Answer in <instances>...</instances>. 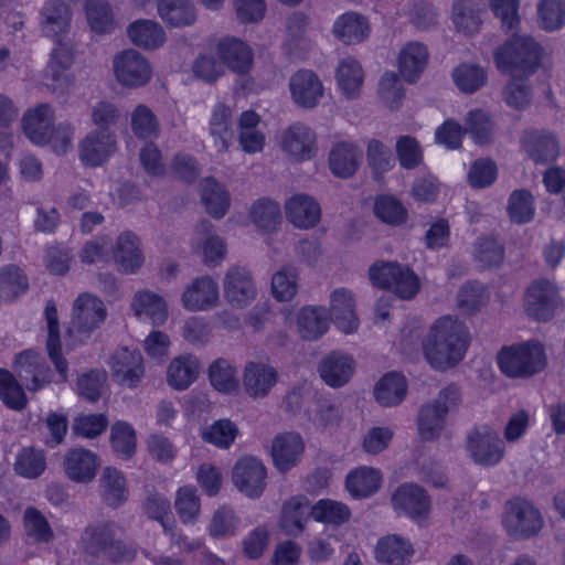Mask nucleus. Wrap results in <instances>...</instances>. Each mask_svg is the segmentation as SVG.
I'll return each mask as SVG.
<instances>
[{
	"instance_id": "5701e85b",
	"label": "nucleus",
	"mask_w": 565,
	"mask_h": 565,
	"mask_svg": "<svg viewBox=\"0 0 565 565\" xmlns=\"http://www.w3.org/2000/svg\"><path fill=\"white\" fill-rule=\"evenodd\" d=\"M110 367L117 382L127 387H136L143 376L141 354L128 348L118 349L113 354Z\"/></svg>"
},
{
	"instance_id": "13d9d810",
	"label": "nucleus",
	"mask_w": 565,
	"mask_h": 565,
	"mask_svg": "<svg viewBox=\"0 0 565 565\" xmlns=\"http://www.w3.org/2000/svg\"><path fill=\"white\" fill-rule=\"evenodd\" d=\"M46 468V459L42 450L33 447L22 448L15 458L14 470L18 475L35 479L40 477Z\"/></svg>"
},
{
	"instance_id": "412c9836",
	"label": "nucleus",
	"mask_w": 565,
	"mask_h": 565,
	"mask_svg": "<svg viewBox=\"0 0 565 565\" xmlns=\"http://www.w3.org/2000/svg\"><path fill=\"white\" fill-rule=\"evenodd\" d=\"M54 110L49 104H39L22 118L23 131L35 145H46L54 128Z\"/></svg>"
},
{
	"instance_id": "c9c22d12",
	"label": "nucleus",
	"mask_w": 565,
	"mask_h": 565,
	"mask_svg": "<svg viewBox=\"0 0 565 565\" xmlns=\"http://www.w3.org/2000/svg\"><path fill=\"white\" fill-rule=\"evenodd\" d=\"M354 371L353 359L342 352L333 351L328 354L319 366L322 380L332 387L344 385Z\"/></svg>"
},
{
	"instance_id": "49530a36",
	"label": "nucleus",
	"mask_w": 565,
	"mask_h": 565,
	"mask_svg": "<svg viewBox=\"0 0 565 565\" xmlns=\"http://www.w3.org/2000/svg\"><path fill=\"white\" fill-rule=\"evenodd\" d=\"M301 337L306 340H317L329 329V316L323 307H303L297 318Z\"/></svg>"
},
{
	"instance_id": "f704fd0d",
	"label": "nucleus",
	"mask_w": 565,
	"mask_h": 565,
	"mask_svg": "<svg viewBox=\"0 0 565 565\" xmlns=\"http://www.w3.org/2000/svg\"><path fill=\"white\" fill-rule=\"evenodd\" d=\"M201 370L200 360L192 354L174 358L167 370V382L175 391L186 390L198 379Z\"/></svg>"
},
{
	"instance_id": "f8f14e48",
	"label": "nucleus",
	"mask_w": 565,
	"mask_h": 565,
	"mask_svg": "<svg viewBox=\"0 0 565 565\" xmlns=\"http://www.w3.org/2000/svg\"><path fill=\"white\" fill-rule=\"evenodd\" d=\"M282 151L292 160L306 161L317 153V136L305 124L295 122L282 130L279 138Z\"/></svg>"
},
{
	"instance_id": "052dcab7",
	"label": "nucleus",
	"mask_w": 565,
	"mask_h": 565,
	"mask_svg": "<svg viewBox=\"0 0 565 565\" xmlns=\"http://www.w3.org/2000/svg\"><path fill=\"white\" fill-rule=\"evenodd\" d=\"M174 508L183 524H193L200 515L201 502L193 487H182L177 491Z\"/></svg>"
},
{
	"instance_id": "3c124183",
	"label": "nucleus",
	"mask_w": 565,
	"mask_h": 565,
	"mask_svg": "<svg viewBox=\"0 0 565 565\" xmlns=\"http://www.w3.org/2000/svg\"><path fill=\"white\" fill-rule=\"evenodd\" d=\"M236 366L227 359L218 358L207 370L211 385L221 393H232L237 388Z\"/></svg>"
},
{
	"instance_id": "39448f33",
	"label": "nucleus",
	"mask_w": 565,
	"mask_h": 565,
	"mask_svg": "<svg viewBox=\"0 0 565 565\" xmlns=\"http://www.w3.org/2000/svg\"><path fill=\"white\" fill-rule=\"evenodd\" d=\"M369 277L374 286L393 290L403 300L414 298L420 289L418 276L409 267L394 262L374 263Z\"/></svg>"
},
{
	"instance_id": "680f3d73",
	"label": "nucleus",
	"mask_w": 565,
	"mask_h": 565,
	"mask_svg": "<svg viewBox=\"0 0 565 565\" xmlns=\"http://www.w3.org/2000/svg\"><path fill=\"white\" fill-rule=\"evenodd\" d=\"M535 207L532 194L525 189H519L510 194L508 214L512 222L524 224L532 221Z\"/></svg>"
},
{
	"instance_id": "0eeeda50",
	"label": "nucleus",
	"mask_w": 565,
	"mask_h": 565,
	"mask_svg": "<svg viewBox=\"0 0 565 565\" xmlns=\"http://www.w3.org/2000/svg\"><path fill=\"white\" fill-rule=\"evenodd\" d=\"M466 449L471 460L483 467H494L505 456L504 440L489 426L471 429L466 437Z\"/></svg>"
},
{
	"instance_id": "2eb2a0df",
	"label": "nucleus",
	"mask_w": 565,
	"mask_h": 565,
	"mask_svg": "<svg viewBox=\"0 0 565 565\" xmlns=\"http://www.w3.org/2000/svg\"><path fill=\"white\" fill-rule=\"evenodd\" d=\"M107 311L104 302L92 294L79 295L73 305L70 332L90 333L105 321Z\"/></svg>"
},
{
	"instance_id": "ea45409f",
	"label": "nucleus",
	"mask_w": 565,
	"mask_h": 565,
	"mask_svg": "<svg viewBox=\"0 0 565 565\" xmlns=\"http://www.w3.org/2000/svg\"><path fill=\"white\" fill-rule=\"evenodd\" d=\"M413 553L412 544L396 534L381 539L375 550L376 559L388 565H404Z\"/></svg>"
},
{
	"instance_id": "4c0bfd02",
	"label": "nucleus",
	"mask_w": 565,
	"mask_h": 565,
	"mask_svg": "<svg viewBox=\"0 0 565 565\" xmlns=\"http://www.w3.org/2000/svg\"><path fill=\"white\" fill-rule=\"evenodd\" d=\"M99 493L103 502L110 508L122 505L129 495L127 481L121 471L106 467L99 479Z\"/></svg>"
},
{
	"instance_id": "c85d7f7f",
	"label": "nucleus",
	"mask_w": 565,
	"mask_h": 565,
	"mask_svg": "<svg viewBox=\"0 0 565 565\" xmlns=\"http://www.w3.org/2000/svg\"><path fill=\"white\" fill-rule=\"evenodd\" d=\"M114 260L125 274H134L143 264L139 238L132 232L121 233L113 248Z\"/></svg>"
},
{
	"instance_id": "4468645a",
	"label": "nucleus",
	"mask_w": 565,
	"mask_h": 565,
	"mask_svg": "<svg viewBox=\"0 0 565 565\" xmlns=\"http://www.w3.org/2000/svg\"><path fill=\"white\" fill-rule=\"evenodd\" d=\"M266 468L256 457L245 456L233 467L232 479L236 488L249 498L259 497L266 486Z\"/></svg>"
},
{
	"instance_id": "0e129e2a",
	"label": "nucleus",
	"mask_w": 565,
	"mask_h": 565,
	"mask_svg": "<svg viewBox=\"0 0 565 565\" xmlns=\"http://www.w3.org/2000/svg\"><path fill=\"white\" fill-rule=\"evenodd\" d=\"M504 248L491 237H481L473 245V259L480 268L498 266L503 262Z\"/></svg>"
},
{
	"instance_id": "6e6d98bb",
	"label": "nucleus",
	"mask_w": 565,
	"mask_h": 565,
	"mask_svg": "<svg viewBox=\"0 0 565 565\" xmlns=\"http://www.w3.org/2000/svg\"><path fill=\"white\" fill-rule=\"evenodd\" d=\"M29 287L28 278L22 270L9 265L0 270V299L11 301L21 294H24Z\"/></svg>"
},
{
	"instance_id": "b1692460",
	"label": "nucleus",
	"mask_w": 565,
	"mask_h": 565,
	"mask_svg": "<svg viewBox=\"0 0 565 565\" xmlns=\"http://www.w3.org/2000/svg\"><path fill=\"white\" fill-rule=\"evenodd\" d=\"M218 286L209 276L194 279L182 295V303L190 311H205L218 302Z\"/></svg>"
},
{
	"instance_id": "e2e57ef3",
	"label": "nucleus",
	"mask_w": 565,
	"mask_h": 565,
	"mask_svg": "<svg viewBox=\"0 0 565 565\" xmlns=\"http://www.w3.org/2000/svg\"><path fill=\"white\" fill-rule=\"evenodd\" d=\"M311 514L316 521L334 525L347 522L351 516L350 509L344 503L330 499L319 500L311 508Z\"/></svg>"
},
{
	"instance_id": "864d4df0",
	"label": "nucleus",
	"mask_w": 565,
	"mask_h": 565,
	"mask_svg": "<svg viewBox=\"0 0 565 565\" xmlns=\"http://www.w3.org/2000/svg\"><path fill=\"white\" fill-rule=\"evenodd\" d=\"M0 399L14 411H22L28 404L22 384L6 369H0Z\"/></svg>"
},
{
	"instance_id": "6e6552de",
	"label": "nucleus",
	"mask_w": 565,
	"mask_h": 565,
	"mask_svg": "<svg viewBox=\"0 0 565 565\" xmlns=\"http://www.w3.org/2000/svg\"><path fill=\"white\" fill-rule=\"evenodd\" d=\"M113 67L117 82L128 88L142 87L149 83L152 76L149 61L134 49L116 54Z\"/></svg>"
},
{
	"instance_id": "9d476101",
	"label": "nucleus",
	"mask_w": 565,
	"mask_h": 565,
	"mask_svg": "<svg viewBox=\"0 0 565 565\" xmlns=\"http://www.w3.org/2000/svg\"><path fill=\"white\" fill-rule=\"evenodd\" d=\"M55 46L50 55L44 79L45 86L53 93L64 94L73 84V76L68 73L74 55L72 46L62 41H53Z\"/></svg>"
},
{
	"instance_id": "8fccbe9b",
	"label": "nucleus",
	"mask_w": 565,
	"mask_h": 565,
	"mask_svg": "<svg viewBox=\"0 0 565 565\" xmlns=\"http://www.w3.org/2000/svg\"><path fill=\"white\" fill-rule=\"evenodd\" d=\"M381 475L373 468L362 467L351 471L347 477V489L353 498H366L380 487Z\"/></svg>"
},
{
	"instance_id": "dca6fc26",
	"label": "nucleus",
	"mask_w": 565,
	"mask_h": 565,
	"mask_svg": "<svg viewBox=\"0 0 565 565\" xmlns=\"http://www.w3.org/2000/svg\"><path fill=\"white\" fill-rule=\"evenodd\" d=\"M116 136L111 129H95L79 142V159L85 166L98 167L116 151Z\"/></svg>"
},
{
	"instance_id": "a878e982",
	"label": "nucleus",
	"mask_w": 565,
	"mask_h": 565,
	"mask_svg": "<svg viewBox=\"0 0 565 565\" xmlns=\"http://www.w3.org/2000/svg\"><path fill=\"white\" fill-rule=\"evenodd\" d=\"M288 221L298 228L308 230L317 225L321 216L319 203L310 195H292L285 204Z\"/></svg>"
},
{
	"instance_id": "c03bdc74",
	"label": "nucleus",
	"mask_w": 565,
	"mask_h": 565,
	"mask_svg": "<svg viewBox=\"0 0 565 565\" xmlns=\"http://www.w3.org/2000/svg\"><path fill=\"white\" fill-rule=\"evenodd\" d=\"M360 149L349 142H339L330 151L329 166L332 173L340 178H349L356 171Z\"/></svg>"
},
{
	"instance_id": "473e14b6",
	"label": "nucleus",
	"mask_w": 565,
	"mask_h": 565,
	"mask_svg": "<svg viewBox=\"0 0 565 565\" xmlns=\"http://www.w3.org/2000/svg\"><path fill=\"white\" fill-rule=\"evenodd\" d=\"M330 300V312L337 327L344 333L354 332L359 327V319L354 311L352 292L345 288L335 289Z\"/></svg>"
},
{
	"instance_id": "1a4fd4ad",
	"label": "nucleus",
	"mask_w": 565,
	"mask_h": 565,
	"mask_svg": "<svg viewBox=\"0 0 565 565\" xmlns=\"http://www.w3.org/2000/svg\"><path fill=\"white\" fill-rule=\"evenodd\" d=\"M73 11L64 0H46L39 10L40 33L51 41L64 40L72 28Z\"/></svg>"
},
{
	"instance_id": "a19ab883",
	"label": "nucleus",
	"mask_w": 565,
	"mask_h": 565,
	"mask_svg": "<svg viewBox=\"0 0 565 565\" xmlns=\"http://www.w3.org/2000/svg\"><path fill=\"white\" fill-rule=\"evenodd\" d=\"M335 77L340 89L347 98L354 99L360 96L364 72L359 61L351 56L341 60L337 67Z\"/></svg>"
},
{
	"instance_id": "e433bc0d",
	"label": "nucleus",
	"mask_w": 565,
	"mask_h": 565,
	"mask_svg": "<svg viewBox=\"0 0 565 565\" xmlns=\"http://www.w3.org/2000/svg\"><path fill=\"white\" fill-rule=\"evenodd\" d=\"M160 19L171 28L190 26L196 21L192 0H156Z\"/></svg>"
},
{
	"instance_id": "79ce46f5",
	"label": "nucleus",
	"mask_w": 565,
	"mask_h": 565,
	"mask_svg": "<svg viewBox=\"0 0 565 565\" xmlns=\"http://www.w3.org/2000/svg\"><path fill=\"white\" fill-rule=\"evenodd\" d=\"M483 0H456L452 7V20L458 31L471 35L481 25L480 12Z\"/></svg>"
},
{
	"instance_id": "58836bf2",
	"label": "nucleus",
	"mask_w": 565,
	"mask_h": 565,
	"mask_svg": "<svg viewBox=\"0 0 565 565\" xmlns=\"http://www.w3.org/2000/svg\"><path fill=\"white\" fill-rule=\"evenodd\" d=\"M44 313L49 331L46 341L47 353L51 361L55 365V369L60 374L61 380L65 382L67 380L68 364L61 353L60 324L57 318V310L53 301H49L46 303Z\"/></svg>"
},
{
	"instance_id": "69168bd1",
	"label": "nucleus",
	"mask_w": 565,
	"mask_h": 565,
	"mask_svg": "<svg viewBox=\"0 0 565 565\" xmlns=\"http://www.w3.org/2000/svg\"><path fill=\"white\" fill-rule=\"evenodd\" d=\"M238 434L237 426L230 419H218L202 430V439L218 448H228Z\"/></svg>"
},
{
	"instance_id": "de8ad7c7",
	"label": "nucleus",
	"mask_w": 565,
	"mask_h": 565,
	"mask_svg": "<svg viewBox=\"0 0 565 565\" xmlns=\"http://www.w3.org/2000/svg\"><path fill=\"white\" fill-rule=\"evenodd\" d=\"M201 198L206 211L215 218L222 217L230 207L228 192L213 178L201 182Z\"/></svg>"
},
{
	"instance_id": "6ab92c4d",
	"label": "nucleus",
	"mask_w": 565,
	"mask_h": 565,
	"mask_svg": "<svg viewBox=\"0 0 565 565\" xmlns=\"http://www.w3.org/2000/svg\"><path fill=\"white\" fill-rule=\"evenodd\" d=\"M521 145L526 154L536 163L555 160L559 153V143L555 135L545 129H531L523 132Z\"/></svg>"
},
{
	"instance_id": "7c9ffc66",
	"label": "nucleus",
	"mask_w": 565,
	"mask_h": 565,
	"mask_svg": "<svg viewBox=\"0 0 565 565\" xmlns=\"http://www.w3.org/2000/svg\"><path fill=\"white\" fill-rule=\"evenodd\" d=\"M130 307L138 319L149 320L154 326H161L168 319L166 300L150 290L137 291Z\"/></svg>"
},
{
	"instance_id": "cd10ccee",
	"label": "nucleus",
	"mask_w": 565,
	"mask_h": 565,
	"mask_svg": "<svg viewBox=\"0 0 565 565\" xmlns=\"http://www.w3.org/2000/svg\"><path fill=\"white\" fill-rule=\"evenodd\" d=\"M100 462L96 454L84 448L70 449L64 458L66 476L76 482L87 483L92 481Z\"/></svg>"
},
{
	"instance_id": "aec40b11",
	"label": "nucleus",
	"mask_w": 565,
	"mask_h": 565,
	"mask_svg": "<svg viewBox=\"0 0 565 565\" xmlns=\"http://www.w3.org/2000/svg\"><path fill=\"white\" fill-rule=\"evenodd\" d=\"M278 381L275 367L263 362L249 361L243 371V386L253 398L266 397Z\"/></svg>"
},
{
	"instance_id": "f3484780",
	"label": "nucleus",
	"mask_w": 565,
	"mask_h": 565,
	"mask_svg": "<svg viewBox=\"0 0 565 565\" xmlns=\"http://www.w3.org/2000/svg\"><path fill=\"white\" fill-rule=\"evenodd\" d=\"M289 89L295 104L306 109L317 107L324 94L321 79L310 70H299L292 74Z\"/></svg>"
},
{
	"instance_id": "9b49d317",
	"label": "nucleus",
	"mask_w": 565,
	"mask_h": 565,
	"mask_svg": "<svg viewBox=\"0 0 565 565\" xmlns=\"http://www.w3.org/2000/svg\"><path fill=\"white\" fill-rule=\"evenodd\" d=\"M13 369L30 392L39 391L52 381V371L45 359L33 350H24L17 354Z\"/></svg>"
},
{
	"instance_id": "bb28decb",
	"label": "nucleus",
	"mask_w": 565,
	"mask_h": 565,
	"mask_svg": "<svg viewBox=\"0 0 565 565\" xmlns=\"http://www.w3.org/2000/svg\"><path fill=\"white\" fill-rule=\"evenodd\" d=\"M429 60L427 46L417 41L406 43L399 51L397 57V66L402 77L408 83H415Z\"/></svg>"
},
{
	"instance_id": "5fc2aeb1",
	"label": "nucleus",
	"mask_w": 565,
	"mask_h": 565,
	"mask_svg": "<svg viewBox=\"0 0 565 565\" xmlns=\"http://www.w3.org/2000/svg\"><path fill=\"white\" fill-rule=\"evenodd\" d=\"M250 218L258 228L274 231L281 222L280 206L270 199H259L252 205Z\"/></svg>"
},
{
	"instance_id": "4be33fe9",
	"label": "nucleus",
	"mask_w": 565,
	"mask_h": 565,
	"mask_svg": "<svg viewBox=\"0 0 565 565\" xmlns=\"http://www.w3.org/2000/svg\"><path fill=\"white\" fill-rule=\"evenodd\" d=\"M396 510L405 512L415 520L426 519L430 511V500L426 491L415 483H405L392 495Z\"/></svg>"
},
{
	"instance_id": "f03ea898",
	"label": "nucleus",
	"mask_w": 565,
	"mask_h": 565,
	"mask_svg": "<svg viewBox=\"0 0 565 565\" xmlns=\"http://www.w3.org/2000/svg\"><path fill=\"white\" fill-rule=\"evenodd\" d=\"M494 57L502 72L515 78L525 77L539 67L541 46L530 35L513 34L497 50Z\"/></svg>"
},
{
	"instance_id": "72a5a7b5",
	"label": "nucleus",
	"mask_w": 565,
	"mask_h": 565,
	"mask_svg": "<svg viewBox=\"0 0 565 565\" xmlns=\"http://www.w3.org/2000/svg\"><path fill=\"white\" fill-rule=\"evenodd\" d=\"M311 513L310 502L305 495L287 500L281 509L280 527L289 536L300 535Z\"/></svg>"
},
{
	"instance_id": "09e8293b",
	"label": "nucleus",
	"mask_w": 565,
	"mask_h": 565,
	"mask_svg": "<svg viewBox=\"0 0 565 565\" xmlns=\"http://www.w3.org/2000/svg\"><path fill=\"white\" fill-rule=\"evenodd\" d=\"M232 110L224 104L214 106L210 120V135L214 139V145L218 151L224 152L228 149L233 137L232 132Z\"/></svg>"
},
{
	"instance_id": "f257e3e1",
	"label": "nucleus",
	"mask_w": 565,
	"mask_h": 565,
	"mask_svg": "<svg viewBox=\"0 0 565 565\" xmlns=\"http://www.w3.org/2000/svg\"><path fill=\"white\" fill-rule=\"evenodd\" d=\"M468 348L466 327L451 318L439 319L424 342V353L436 370H446L460 362Z\"/></svg>"
},
{
	"instance_id": "603ef678",
	"label": "nucleus",
	"mask_w": 565,
	"mask_h": 565,
	"mask_svg": "<svg viewBox=\"0 0 565 565\" xmlns=\"http://www.w3.org/2000/svg\"><path fill=\"white\" fill-rule=\"evenodd\" d=\"M447 415L433 401L422 406L417 425L423 439L433 440L437 438L445 428Z\"/></svg>"
},
{
	"instance_id": "c756f323",
	"label": "nucleus",
	"mask_w": 565,
	"mask_h": 565,
	"mask_svg": "<svg viewBox=\"0 0 565 565\" xmlns=\"http://www.w3.org/2000/svg\"><path fill=\"white\" fill-rule=\"evenodd\" d=\"M216 53L222 63L236 73L245 74L252 66V50L239 39L227 36L220 40Z\"/></svg>"
},
{
	"instance_id": "338daca9",
	"label": "nucleus",
	"mask_w": 565,
	"mask_h": 565,
	"mask_svg": "<svg viewBox=\"0 0 565 565\" xmlns=\"http://www.w3.org/2000/svg\"><path fill=\"white\" fill-rule=\"evenodd\" d=\"M131 130L140 139H151L158 136V120L146 105H138L131 113Z\"/></svg>"
},
{
	"instance_id": "7ed1b4c3",
	"label": "nucleus",
	"mask_w": 565,
	"mask_h": 565,
	"mask_svg": "<svg viewBox=\"0 0 565 565\" xmlns=\"http://www.w3.org/2000/svg\"><path fill=\"white\" fill-rule=\"evenodd\" d=\"M498 364L501 372L511 379H527L546 367L547 356L541 342L530 340L502 348Z\"/></svg>"
},
{
	"instance_id": "2f4dec72",
	"label": "nucleus",
	"mask_w": 565,
	"mask_h": 565,
	"mask_svg": "<svg viewBox=\"0 0 565 565\" xmlns=\"http://www.w3.org/2000/svg\"><path fill=\"white\" fill-rule=\"evenodd\" d=\"M370 24L367 19L358 12H345L341 14L333 23V35L344 44H359L365 41L370 35Z\"/></svg>"
},
{
	"instance_id": "393cba45",
	"label": "nucleus",
	"mask_w": 565,
	"mask_h": 565,
	"mask_svg": "<svg viewBox=\"0 0 565 565\" xmlns=\"http://www.w3.org/2000/svg\"><path fill=\"white\" fill-rule=\"evenodd\" d=\"M305 450V444L298 433L277 435L271 444V456L276 468L286 472L295 467Z\"/></svg>"
},
{
	"instance_id": "20e7f679",
	"label": "nucleus",
	"mask_w": 565,
	"mask_h": 565,
	"mask_svg": "<svg viewBox=\"0 0 565 565\" xmlns=\"http://www.w3.org/2000/svg\"><path fill=\"white\" fill-rule=\"evenodd\" d=\"M118 530L119 527L114 522H104L87 527L83 537L85 551L111 563L131 561L135 557V552L117 539Z\"/></svg>"
},
{
	"instance_id": "ddd939ff",
	"label": "nucleus",
	"mask_w": 565,
	"mask_h": 565,
	"mask_svg": "<svg viewBox=\"0 0 565 565\" xmlns=\"http://www.w3.org/2000/svg\"><path fill=\"white\" fill-rule=\"evenodd\" d=\"M559 302L556 285L547 279L533 281L526 290L525 308L536 320H550Z\"/></svg>"
},
{
	"instance_id": "a18cd8bd",
	"label": "nucleus",
	"mask_w": 565,
	"mask_h": 565,
	"mask_svg": "<svg viewBox=\"0 0 565 565\" xmlns=\"http://www.w3.org/2000/svg\"><path fill=\"white\" fill-rule=\"evenodd\" d=\"M407 392L406 379L396 372L384 375L375 385L374 396L384 407L396 406L403 402Z\"/></svg>"
},
{
	"instance_id": "a211bd4d",
	"label": "nucleus",
	"mask_w": 565,
	"mask_h": 565,
	"mask_svg": "<svg viewBox=\"0 0 565 565\" xmlns=\"http://www.w3.org/2000/svg\"><path fill=\"white\" fill-rule=\"evenodd\" d=\"M226 300L237 308L249 305L256 297V288L249 270L245 267H231L224 278Z\"/></svg>"
},
{
	"instance_id": "bf43d9fd",
	"label": "nucleus",
	"mask_w": 565,
	"mask_h": 565,
	"mask_svg": "<svg viewBox=\"0 0 565 565\" xmlns=\"http://www.w3.org/2000/svg\"><path fill=\"white\" fill-rule=\"evenodd\" d=\"M84 8L88 24L95 32L106 33L114 28V14L107 0H86Z\"/></svg>"
},
{
	"instance_id": "423d86ee",
	"label": "nucleus",
	"mask_w": 565,
	"mask_h": 565,
	"mask_svg": "<svg viewBox=\"0 0 565 565\" xmlns=\"http://www.w3.org/2000/svg\"><path fill=\"white\" fill-rule=\"evenodd\" d=\"M502 523L510 536L526 540L542 531L544 519L532 501L515 497L507 501Z\"/></svg>"
},
{
	"instance_id": "37998d69",
	"label": "nucleus",
	"mask_w": 565,
	"mask_h": 565,
	"mask_svg": "<svg viewBox=\"0 0 565 565\" xmlns=\"http://www.w3.org/2000/svg\"><path fill=\"white\" fill-rule=\"evenodd\" d=\"M128 36L137 46L154 50L166 42L163 28L153 20H137L128 28Z\"/></svg>"
},
{
	"instance_id": "4d7b16f0",
	"label": "nucleus",
	"mask_w": 565,
	"mask_h": 565,
	"mask_svg": "<svg viewBox=\"0 0 565 565\" xmlns=\"http://www.w3.org/2000/svg\"><path fill=\"white\" fill-rule=\"evenodd\" d=\"M537 22L548 32L565 25V0H540L536 6Z\"/></svg>"
},
{
	"instance_id": "774afa93",
	"label": "nucleus",
	"mask_w": 565,
	"mask_h": 565,
	"mask_svg": "<svg viewBox=\"0 0 565 565\" xmlns=\"http://www.w3.org/2000/svg\"><path fill=\"white\" fill-rule=\"evenodd\" d=\"M452 78L460 90L473 93L484 85L487 74L480 66L460 64L454 70Z\"/></svg>"
}]
</instances>
